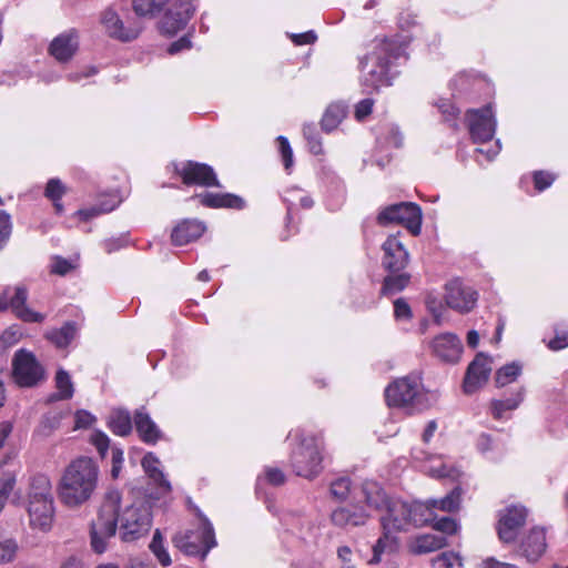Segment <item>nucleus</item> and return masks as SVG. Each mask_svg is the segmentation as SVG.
I'll use <instances>...</instances> for the list:
<instances>
[{"mask_svg": "<svg viewBox=\"0 0 568 568\" xmlns=\"http://www.w3.org/2000/svg\"><path fill=\"white\" fill-rule=\"evenodd\" d=\"M357 495L364 499L367 508L378 513L385 511L381 517L383 530L396 534L406 531L412 526L428 525L433 520L432 509L425 504L422 501L409 504L400 499H389L376 481H363Z\"/></svg>", "mask_w": 568, "mask_h": 568, "instance_id": "nucleus-1", "label": "nucleus"}, {"mask_svg": "<svg viewBox=\"0 0 568 568\" xmlns=\"http://www.w3.org/2000/svg\"><path fill=\"white\" fill-rule=\"evenodd\" d=\"M408 40L399 36L375 39L369 51L361 59V79L363 85L377 90L390 84V69L405 57Z\"/></svg>", "mask_w": 568, "mask_h": 568, "instance_id": "nucleus-2", "label": "nucleus"}, {"mask_svg": "<svg viewBox=\"0 0 568 568\" xmlns=\"http://www.w3.org/2000/svg\"><path fill=\"white\" fill-rule=\"evenodd\" d=\"M99 480V467L90 457H79L64 469L58 494L69 508L80 507L91 499Z\"/></svg>", "mask_w": 568, "mask_h": 568, "instance_id": "nucleus-3", "label": "nucleus"}, {"mask_svg": "<svg viewBox=\"0 0 568 568\" xmlns=\"http://www.w3.org/2000/svg\"><path fill=\"white\" fill-rule=\"evenodd\" d=\"M429 394L424 389L418 375H408L394 381L385 389L388 406L409 410L424 409L429 406Z\"/></svg>", "mask_w": 568, "mask_h": 568, "instance_id": "nucleus-4", "label": "nucleus"}, {"mask_svg": "<svg viewBox=\"0 0 568 568\" xmlns=\"http://www.w3.org/2000/svg\"><path fill=\"white\" fill-rule=\"evenodd\" d=\"M120 499L121 497L118 490L108 491L98 518L91 525V547L95 554H103L108 548L109 540L114 537L116 532L118 505L120 504Z\"/></svg>", "mask_w": 568, "mask_h": 568, "instance_id": "nucleus-5", "label": "nucleus"}, {"mask_svg": "<svg viewBox=\"0 0 568 568\" xmlns=\"http://www.w3.org/2000/svg\"><path fill=\"white\" fill-rule=\"evenodd\" d=\"M173 542L184 554L202 558L216 546L213 526L200 510L192 528L178 532L173 537Z\"/></svg>", "mask_w": 568, "mask_h": 568, "instance_id": "nucleus-6", "label": "nucleus"}, {"mask_svg": "<svg viewBox=\"0 0 568 568\" xmlns=\"http://www.w3.org/2000/svg\"><path fill=\"white\" fill-rule=\"evenodd\" d=\"M323 439L316 436L301 438L291 455L292 467L297 476L314 478L322 470Z\"/></svg>", "mask_w": 568, "mask_h": 568, "instance_id": "nucleus-7", "label": "nucleus"}, {"mask_svg": "<svg viewBox=\"0 0 568 568\" xmlns=\"http://www.w3.org/2000/svg\"><path fill=\"white\" fill-rule=\"evenodd\" d=\"M120 536L123 541H133L146 535L151 528L152 515L145 500H139L118 513Z\"/></svg>", "mask_w": 568, "mask_h": 568, "instance_id": "nucleus-8", "label": "nucleus"}, {"mask_svg": "<svg viewBox=\"0 0 568 568\" xmlns=\"http://www.w3.org/2000/svg\"><path fill=\"white\" fill-rule=\"evenodd\" d=\"M381 225L403 224L413 235L420 233L422 210L413 202H402L384 207L377 215Z\"/></svg>", "mask_w": 568, "mask_h": 568, "instance_id": "nucleus-9", "label": "nucleus"}, {"mask_svg": "<svg viewBox=\"0 0 568 568\" xmlns=\"http://www.w3.org/2000/svg\"><path fill=\"white\" fill-rule=\"evenodd\" d=\"M466 116L468 130L475 143H485L493 139L497 121L491 105L478 110H469Z\"/></svg>", "mask_w": 568, "mask_h": 568, "instance_id": "nucleus-10", "label": "nucleus"}, {"mask_svg": "<svg viewBox=\"0 0 568 568\" xmlns=\"http://www.w3.org/2000/svg\"><path fill=\"white\" fill-rule=\"evenodd\" d=\"M527 509L524 506L511 505L498 514L497 532L503 542L515 541L519 529L525 525Z\"/></svg>", "mask_w": 568, "mask_h": 568, "instance_id": "nucleus-11", "label": "nucleus"}, {"mask_svg": "<svg viewBox=\"0 0 568 568\" xmlns=\"http://www.w3.org/2000/svg\"><path fill=\"white\" fill-rule=\"evenodd\" d=\"M54 513L52 484L48 476L38 475V530H51Z\"/></svg>", "mask_w": 568, "mask_h": 568, "instance_id": "nucleus-12", "label": "nucleus"}, {"mask_svg": "<svg viewBox=\"0 0 568 568\" xmlns=\"http://www.w3.org/2000/svg\"><path fill=\"white\" fill-rule=\"evenodd\" d=\"M28 290L23 285L7 287L0 295V312L11 310L20 320L29 323L36 322V312L26 305Z\"/></svg>", "mask_w": 568, "mask_h": 568, "instance_id": "nucleus-13", "label": "nucleus"}, {"mask_svg": "<svg viewBox=\"0 0 568 568\" xmlns=\"http://www.w3.org/2000/svg\"><path fill=\"white\" fill-rule=\"evenodd\" d=\"M477 298V292L459 280H453L445 286L447 306L459 313L470 312L475 307Z\"/></svg>", "mask_w": 568, "mask_h": 568, "instance_id": "nucleus-14", "label": "nucleus"}, {"mask_svg": "<svg viewBox=\"0 0 568 568\" xmlns=\"http://www.w3.org/2000/svg\"><path fill=\"white\" fill-rule=\"evenodd\" d=\"M176 172L186 185L220 186L214 170L207 164L189 161L176 168Z\"/></svg>", "mask_w": 568, "mask_h": 568, "instance_id": "nucleus-15", "label": "nucleus"}, {"mask_svg": "<svg viewBox=\"0 0 568 568\" xmlns=\"http://www.w3.org/2000/svg\"><path fill=\"white\" fill-rule=\"evenodd\" d=\"M194 11L192 0H178L163 17L161 30L166 34H175L186 26Z\"/></svg>", "mask_w": 568, "mask_h": 568, "instance_id": "nucleus-16", "label": "nucleus"}, {"mask_svg": "<svg viewBox=\"0 0 568 568\" xmlns=\"http://www.w3.org/2000/svg\"><path fill=\"white\" fill-rule=\"evenodd\" d=\"M80 37L75 29H69L54 37L49 45V53L60 63L73 59L79 50Z\"/></svg>", "mask_w": 568, "mask_h": 568, "instance_id": "nucleus-17", "label": "nucleus"}, {"mask_svg": "<svg viewBox=\"0 0 568 568\" xmlns=\"http://www.w3.org/2000/svg\"><path fill=\"white\" fill-rule=\"evenodd\" d=\"M101 23L110 37L120 41L134 40L141 31V27L138 24H125L112 8H108L101 13Z\"/></svg>", "mask_w": 568, "mask_h": 568, "instance_id": "nucleus-18", "label": "nucleus"}, {"mask_svg": "<svg viewBox=\"0 0 568 568\" xmlns=\"http://www.w3.org/2000/svg\"><path fill=\"white\" fill-rule=\"evenodd\" d=\"M491 372V361L484 354H478L469 364L464 379V392L473 394L480 388L489 377Z\"/></svg>", "mask_w": 568, "mask_h": 568, "instance_id": "nucleus-19", "label": "nucleus"}, {"mask_svg": "<svg viewBox=\"0 0 568 568\" xmlns=\"http://www.w3.org/2000/svg\"><path fill=\"white\" fill-rule=\"evenodd\" d=\"M373 509L364 503H354L352 506L338 507L332 511L331 519L338 527H356L365 525Z\"/></svg>", "mask_w": 568, "mask_h": 568, "instance_id": "nucleus-20", "label": "nucleus"}, {"mask_svg": "<svg viewBox=\"0 0 568 568\" xmlns=\"http://www.w3.org/2000/svg\"><path fill=\"white\" fill-rule=\"evenodd\" d=\"M429 348L437 358L444 362L455 363L460 357L463 345L457 335L453 333H442L430 341Z\"/></svg>", "mask_w": 568, "mask_h": 568, "instance_id": "nucleus-21", "label": "nucleus"}, {"mask_svg": "<svg viewBox=\"0 0 568 568\" xmlns=\"http://www.w3.org/2000/svg\"><path fill=\"white\" fill-rule=\"evenodd\" d=\"M13 378L20 386H33L36 384V357L23 348L16 352L12 359Z\"/></svg>", "mask_w": 568, "mask_h": 568, "instance_id": "nucleus-22", "label": "nucleus"}, {"mask_svg": "<svg viewBox=\"0 0 568 568\" xmlns=\"http://www.w3.org/2000/svg\"><path fill=\"white\" fill-rule=\"evenodd\" d=\"M383 265L392 273H397L406 267L408 252L396 235H390L383 244Z\"/></svg>", "mask_w": 568, "mask_h": 568, "instance_id": "nucleus-23", "label": "nucleus"}, {"mask_svg": "<svg viewBox=\"0 0 568 568\" xmlns=\"http://www.w3.org/2000/svg\"><path fill=\"white\" fill-rule=\"evenodd\" d=\"M142 467L152 484L159 489V495H166L171 491V484L165 478L162 469L160 468V460L153 453H148L143 457Z\"/></svg>", "mask_w": 568, "mask_h": 568, "instance_id": "nucleus-24", "label": "nucleus"}, {"mask_svg": "<svg viewBox=\"0 0 568 568\" xmlns=\"http://www.w3.org/2000/svg\"><path fill=\"white\" fill-rule=\"evenodd\" d=\"M205 225L197 220H184L172 231V241L175 245H185L202 236Z\"/></svg>", "mask_w": 568, "mask_h": 568, "instance_id": "nucleus-25", "label": "nucleus"}, {"mask_svg": "<svg viewBox=\"0 0 568 568\" xmlns=\"http://www.w3.org/2000/svg\"><path fill=\"white\" fill-rule=\"evenodd\" d=\"M196 199H199L202 205L212 209L227 207L241 210L245 205L242 197L232 193L204 192L197 195Z\"/></svg>", "mask_w": 568, "mask_h": 568, "instance_id": "nucleus-26", "label": "nucleus"}, {"mask_svg": "<svg viewBox=\"0 0 568 568\" xmlns=\"http://www.w3.org/2000/svg\"><path fill=\"white\" fill-rule=\"evenodd\" d=\"M134 424L140 438L146 444H155L162 436L158 425L151 419L150 415L140 408L134 414Z\"/></svg>", "mask_w": 568, "mask_h": 568, "instance_id": "nucleus-27", "label": "nucleus"}, {"mask_svg": "<svg viewBox=\"0 0 568 568\" xmlns=\"http://www.w3.org/2000/svg\"><path fill=\"white\" fill-rule=\"evenodd\" d=\"M447 546L445 537L434 534H422L409 539L408 550L414 555L428 554Z\"/></svg>", "mask_w": 568, "mask_h": 568, "instance_id": "nucleus-28", "label": "nucleus"}, {"mask_svg": "<svg viewBox=\"0 0 568 568\" xmlns=\"http://www.w3.org/2000/svg\"><path fill=\"white\" fill-rule=\"evenodd\" d=\"M546 534L544 529L534 528L521 544L523 554L529 561H536L546 550Z\"/></svg>", "mask_w": 568, "mask_h": 568, "instance_id": "nucleus-29", "label": "nucleus"}, {"mask_svg": "<svg viewBox=\"0 0 568 568\" xmlns=\"http://www.w3.org/2000/svg\"><path fill=\"white\" fill-rule=\"evenodd\" d=\"M398 549V539L392 531L383 530V535L378 538L373 547V556L368 560L369 565H377L382 561L384 555H392Z\"/></svg>", "mask_w": 568, "mask_h": 568, "instance_id": "nucleus-30", "label": "nucleus"}, {"mask_svg": "<svg viewBox=\"0 0 568 568\" xmlns=\"http://www.w3.org/2000/svg\"><path fill=\"white\" fill-rule=\"evenodd\" d=\"M424 504L432 509L434 520L436 518V510L445 513H455L459 510L462 505V491L459 488H455L445 497L440 499H429Z\"/></svg>", "mask_w": 568, "mask_h": 568, "instance_id": "nucleus-31", "label": "nucleus"}, {"mask_svg": "<svg viewBox=\"0 0 568 568\" xmlns=\"http://www.w3.org/2000/svg\"><path fill=\"white\" fill-rule=\"evenodd\" d=\"M77 334V325L73 322H68L61 328L48 331L45 338L55 347L64 348L75 338Z\"/></svg>", "mask_w": 568, "mask_h": 568, "instance_id": "nucleus-32", "label": "nucleus"}, {"mask_svg": "<svg viewBox=\"0 0 568 568\" xmlns=\"http://www.w3.org/2000/svg\"><path fill=\"white\" fill-rule=\"evenodd\" d=\"M362 485L359 487L352 488L351 480L345 477H341L332 481L331 484V495L337 500H344L352 495L353 503H364V499L358 497L357 493L361 490Z\"/></svg>", "mask_w": 568, "mask_h": 568, "instance_id": "nucleus-33", "label": "nucleus"}, {"mask_svg": "<svg viewBox=\"0 0 568 568\" xmlns=\"http://www.w3.org/2000/svg\"><path fill=\"white\" fill-rule=\"evenodd\" d=\"M347 114L344 103L335 102L327 106L322 118V129L326 132L335 130Z\"/></svg>", "mask_w": 568, "mask_h": 568, "instance_id": "nucleus-34", "label": "nucleus"}, {"mask_svg": "<svg viewBox=\"0 0 568 568\" xmlns=\"http://www.w3.org/2000/svg\"><path fill=\"white\" fill-rule=\"evenodd\" d=\"M109 427L115 435H129L132 430V419L130 413L124 409H114L109 417Z\"/></svg>", "mask_w": 568, "mask_h": 568, "instance_id": "nucleus-35", "label": "nucleus"}, {"mask_svg": "<svg viewBox=\"0 0 568 568\" xmlns=\"http://www.w3.org/2000/svg\"><path fill=\"white\" fill-rule=\"evenodd\" d=\"M285 523L293 532L302 538L311 536L315 529L313 520L303 514L287 515Z\"/></svg>", "mask_w": 568, "mask_h": 568, "instance_id": "nucleus-36", "label": "nucleus"}, {"mask_svg": "<svg viewBox=\"0 0 568 568\" xmlns=\"http://www.w3.org/2000/svg\"><path fill=\"white\" fill-rule=\"evenodd\" d=\"M523 398L524 390L519 389L516 394L505 400L494 399L490 404V413L494 418L501 419L506 412L516 409L523 402Z\"/></svg>", "mask_w": 568, "mask_h": 568, "instance_id": "nucleus-37", "label": "nucleus"}, {"mask_svg": "<svg viewBox=\"0 0 568 568\" xmlns=\"http://www.w3.org/2000/svg\"><path fill=\"white\" fill-rule=\"evenodd\" d=\"M521 365L513 362L504 365L496 372L495 383L497 387H505L514 383L521 374Z\"/></svg>", "mask_w": 568, "mask_h": 568, "instance_id": "nucleus-38", "label": "nucleus"}, {"mask_svg": "<svg viewBox=\"0 0 568 568\" xmlns=\"http://www.w3.org/2000/svg\"><path fill=\"white\" fill-rule=\"evenodd\" d=\"M54 382L57 387V394L53 395L52 399L62 400L69 399L73 396V383L68 372H65L62 368L58 369Z\"/></svg>", "mask_w": 568, "mask_h": 568, "instance_id": "nucleus-39", "label": "nucleus"}, {"mask_svg": "<svg viewBox=\"0 0 568 568\" xmlns=\"http://www.w3.org/2000/svg\"><path fill=\"white\" fill-rule=\"evenodd\" d=\"M65 193V186L59 179H51L48 181L44 195L49 199L54 206L55 213L61 214L63 212V205L60 202Z\"/></svg>", "mask_w": 568, "mask_h": 568, "instance_id": "nucleus-40", "label": "nucleus"}, {"mask_svg": "<svg viewBox=\"0 0 568 568\" xmlns=\"http://www.w3.org/2000/svg\"><path fill=\"white\" fill-rule=\"evenodd\" d=\"M425 470L435 478H457L459 473L453 466L447 465L440 458H433Z\"/></svg>", "mask_w": 568, "mask_h": 568, "instance_id": "nucleus-41", "label": "nucleus"}, {"mask_svg": "<svg viewBox=\"0 0 568 568\" xmlns=\"http://www.w3.org/2000/svg\"><path fill=\"white\" fill-rule=\"evenodd\" d=\"M407 273H394L384 280L382 292L386 295H393L404 290L409 283Z\"/></svg>", "mask_w": 568, "mask_h": 568, "instance_id": "nucleus-42", "label": "nucleus"}, {"mask_svg": "<svg viewBox=\"0 0 568 568\" xmlns=\"http://www.w3.org/2000/svg\"><path fill=\"white\" fill-rule=\"evenodd\" d=\"M150 550L163 567H168L172 564L170 554L164 547L163 538L159 530H156L153 535L152 541L150 544Z\"/></svg>", "mask_w": 568, "mask_h": 568, "instance_id": "nucleus-43", "label": "nucleus"}, {"mask_svg": "<svg viewBox=\"0 0 568 568\" xmlns=\"http://www.w3.org/2000/svg\"><path fill=\"white\" fill-rule=\"evenodd\" d=\"M433 568H463V561L458 554L444 551L432 559Z\"/></svg>", "mask_w": 568, "mask_h": 568, "instance_id": "nucleus-44", "label": "nucleus"}, {"mask_svg": "<svg viewBox=\"0 0 568 568\" xmlns=\"http://www.w3.org/2000/svg\"><path fill=\"white\" fill-rule=\"evenodd\" d=\"M162 8L158 0H133V9L140 17H153Z\"/></svg>", "mask_w": 568, "mask_h": 568, "instance_id": "nucleus-45", "label": "nucleus"}, {"mask_svg": "<svg viewBox=\"0 0 568 568\" xmlns=\"http://www.w3.org/2000/svg\"><path fill=\"white\" fill-rule=\"evenodd\" d=\"M118 203L119 202L114 200L112 202V204H101V205L92 206L89 209H82L77 212V215L81 220L88 221V220L99 216L100 214H104V213H109V212L113 211L116 207Z\"/></svg>", "mask_w": 568, "mask_h": 568, "instance_id": "nucleus-46", "label": "nucleus"}, {"mask_svg": "<svg viewBox=\"0 0 568 568\" xmlns=\"http://www.w3.org/2000/svg\"><path fill=\"white\" fill-rule=\"evenodd\" d=\"M430 523H433V528L442 531L446 535H455L459 531V523L450 517H442L439 519H434Z\"/></svg>", "mask_w": 568, "mask_h": 568, "instance_id": "nucleus-47", "label": "nucleus"}, {"mask_svg": "<svg viewBox=\"0 0 568 568\" xmlns=\"http://www.w3.org/2000/svg\"><path fill=\"white\" fill-rule=\"evenodd\" d=\"M437 106L443 114L444 120L449 122L453 128H457L456 120L459 114V110L448 100H439Z\"/></svg>", "mask_w": 568, "mask_h": 568, "instance_id": "nucleus-48", "label": "nucleus"}, {"mask_svg": "<svg viewBox=\"0 0 568 568\" xmlns=\"http://www.w3.org/2000/svg\"><path fill=\"white\" fill-rule=\"evenodd\" d=\"M303 133L305 139L307 140V145L310 151L313 154H322L323 153V146L322 141L318 138V135L315 132V129L313 125H305L303 129Z\"/></svg>", "mask_w": 568, "mask_h": 568, "instance_id": "nucleus-49", "label": "nucleus"}, {"mask_svg": "<svg viewBox=\"0 0 568 568\" xmlns=\"http://www.w3.org/2000/svg\"><path fill=\"white\" fill-rule=\"evenodd\" d=\"M278 149L282 154L283 163L286 171H290L293 166V151L285 136L280 135L277 138Z\"/></svg>", "mask_w": 568, "mask_h": 568, "instance_id": "nucleus-50", "label": "nucleus"}, {"mask_svg": "<svg viewBox=\"0 0 568 568\" xmlns=\"http://www.w3.org/2000/svg\"><path fill=\"white\" fill-rule=\"evenodd\" d=\"M20 336H21L20 333L17 329H14L13 327L6 329L0 335V352H4L8 348L16 345L19 342Z\"/></svg>", "mask_w": 568, "mask_h": 568, "instance_id": "nucleus-51", "label": "nucleus"}, {"mask_svg": "<svg viewBox=\"0 0 568 568\" xmlns=\"http://www.w3.org/2000/svg\"><path fill=\"white\" fill-rule=\"evenodd\" d=\"M90 442L95 446L101 457H104L110 445V439L106 434L101 430H95L92 433Z\"/></svg>", "mask_w": 568, "mask_h": 568, "instance_id": "nucleus-52", "label": "nucleus"}, {"mask_svg": "<svg viewBox=\"0 0 568 568\" xmlns=\"http://www.w3.org/2000/svg\"><path fill=\"white\" fill-rule=\"evenodd\" d=\"M17 545L13 540L0 541V564L11 561L16 555Z\"/></svg>", "mask_w": 568, "mask_h": 568, "instance_id": "nucleus-53", "label": "nucleus"}, {"mask_svg": "<svg viewBox=\"0 0 568 568\" xmlns=\"http://www.w3.org/2000/svg\"><path fill=\"white\" fill-rule=\"evenodd\" d=\"M301 193L302 190L298 187H292L285 191L284 202L287 204V219H291L293 210L297 207Z\"/></svg>", "mask_w": 568, "mask_h": 568, "instance_id": "nucleus-54", "label": "nucleus"}, {"mask_svg": "<svg viewBox=\"0 0 568 568\" xmlns=\"http://www.w3.org/2000/svg\"><path fill=\"white\" fill-rule=\"evenodd\" d=\"M74 264L62 257H54L51 264V272L58 275H65L74 268Z\"/></svg>", "mask_w": 568, "mask_h": 568, "instance_id": "nucleus-55", "label": "nucleus"}, {"mask_svg": "<svg viewBox=\"0 0 568 568\" xmlns=\"http://www.w3.org/2000/svg\"><path fill=\"white\" fill-rule=\"evenodd\" d=\"M554 181L555 175L549 172L538 171L534 174L535 187L538 191H544L545 189L549 187Z\"/></svg>", "mask_w": 568, "mask_h": 568, "instance_id": "nucleus-56", "label": "nucleus"}, {"mask_svg": "<svg viewBox=\"0 0 568 568\" xmlns=\"http://www.w3.org/2000/svg\"><path fill=\"white\" fill-rule=\"evenodd\" d=\"M11 234V221L10 215L6 211H0V250L3 247V243L9 239Z\"/></svg>", "mask_w": 568, "mask_h": 568, "instance_id": "nucleus-57", "label": "nucleus"}, {"mask_svg": "<svg viewBox=\"0 0 568 568\" xmlns=\"http://www.w3.org/2000/svg\"><path fill=\"white\" fill-rule=\"evenodd\" d=\"M568 346V328L564 331L556 329V335L549 341L548 347L551 351H560Z\"/></svg>", "mask_w": 568, "mask_h": 568, "instance_id": "nucleus-58", "label": "nucleus"}, {"mask_svg": "<svg viewBox=\"0 0 568 568\" xmlns=\"http://www.w3.org/2000/svg\"><path fill=\"white\" fill-rule=\"evenodd\" d=\"M394 314L398 321H408L412 317V310L403 298H398L394 302Z\"/></svg>", "mask_w": 568, "mask_h": 568, "instance_id": "nucleus-59", "label": "nucleus"}, {"mask_svg": "<svg viewBox=\"0 0 568 568\" xmlns=\"http://www.w3.org/2000/svg\"><path fill=\"white\" fill-rule=\"evenodd\" d=\"M374 101L372 99H364L355 105V118L358 121L365 120L373 110Z\"/></svg>", "mask_w": 568, "mask_h": 568, "instance_id": "nucleus-60", "label": "nucleus"}, {"mask_svg": "<svg viewBox=\"0 0 568 568\" xmlns=\"http://www.w3.org/2000/svg\"><path fill=\"white\" fill-rule=\"evenodd\" d=\"M14 479L6 477L0 480V513L2 511L10 493L13 489Z\"/></svg>", "mask_w": 568, "mask_h": 568, "instance_id": "nucleus-61", "label": "nucleus"}, {"mask_svg": "<svg viewBox=\"0 0 568 568\" xmlns=\"http://www.w3.org/2000/svg\"><path fill=\"white\" fill-rule=\"evenodd\" d=\"M95 422V417L87 410H78L75 413V427L87 428Z\"/></svg>", "mask_w": 568, "mask_h": 568, "instance_id": "nucleus-62", "label": "nucleus"}, {"mask_svg": "<svg viewBox=\"0 0 568 568\" xmlns=\"http://www.w3.org/2000/svg\"><path fill=\"white\" fill-rule=\"evenodd\" d=\"M265 478L270 484L275 485V486L282 485L285 481V475L278 468L265 469Z\"/></svg>", "mask_w": 568, "mask_h": 568, "instance_id": "nucleus-63", "label": "nucleus"}, {"mask_svg": "<svg viewBox=\"0 0 568 568\" xmlns=\"http://www.w3.org/2000/svg\"><path fill=\"white\" fill-rule=\"evenodd\" d=\"M479 568H520V567H518L514 564L500 561V560L496 559L495 557H488L480 562Z\"/></svg>", "mask_w": 568, "mask_h": 568, "instance_id": "nucleus-64", "label": "nucleus"}]
</instances>
